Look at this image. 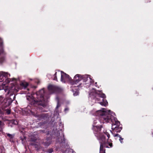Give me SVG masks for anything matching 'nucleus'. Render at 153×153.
I'll list each match as a JSON object with an SVG mask.
<instances>
[{
  "instance_id": "obj_27",
  "label": "nucleus",
  "mask_w": 153,
  "mask_h": 153,
  "mask_svg": "<svg viewBox=\"0 0 153 153\" xmlns=\"http://www.w3.org/2000/svg\"><path fill=\"white\" fill-rule=\"evenodd\" d=\"M39 82L40 81H38L37 82V83H39Z\"/></svg>"
},
{
  "instance_id": "obj_14",
  "label": "nucleus",
  "mask_w": 153,
  "mask_h": 153,
  "mask_svg": "<svg viewBox=\"0 0 153 153\" xmlns=\"http://www.w3.org/2000/svg\"><path fill=\"white\" fill-rule=\"evenodd\" d=\"M4 123L0 121V131H2L3 129L4 128Z\"/></svg>"
},
{
  "instance_id": "obj_29",
  "label": "nucleus",
  "mask_w": 153,
  "mask_h": 153,
  "mask_svg": "<svg viewBox=\"0 0 153 153\" xmlns=\"http://www.w3.org/2000/svg\"><path fill=\"white\" fill-rule=\"evenodd\" d=\"M58 106H57V108H58Z\"/></svg>"
},
{
  "instance_id": "obj_24",
  "label": "nucleus",
  "mask_w": 153,
  "mask_h": 153,
  "mask_svg": "<svg viewBox=\"0 0 153 153\" xmlns=\"http://www.w3.org/2000/svg\"><path fill=\"white\" fill-rule=\"evenodd\" d=\"M68 110H69V108H67L65 109V111H68Z\"/></svg>"
},
{
  "instance_id": "obj_8",
  "label": "nucleus",
  "mask_w": 153,
  "mask_h": 153,
  "mask_svg": "<svg viewBox=\"0 0 153 153\" xmlns=\"http://www.w3.org/2000/svg\"><path fill=\"white\" fill-rule=\"evenodd\" d=\"M115 131L120 132L122 129V125H120V122L115 118Z\"/></svg>"
},
{
  "instance_id": "obj_20",
  "label": "nucleus",
  "mask_w": 153,
  "mask_h": 153,
  "mask_svg": "<svg viewBox=\"0 0 153 153\" xmlns=\"http://www.w3.org/2000/svg\"><path fill=\"white\" fill-rule=\"evenodd\" d=\"M6 113L7 114H9L10 113V110L9 109H7L6 110Z\"/></svg>"
},
{
  "instance_id": "obj_22",
  "label": "nucleus",
  "mask_w": 153,
  "mask_h": 153,
  "mask_svg": "<svg viewBox=\"0 0 153 153\" xmlns=\"http://www.w3.org/2000/svg\"><path fill=\"white\" fill-rule=\"evenodd\" d=\"M69 150L70 152H71L72 153H76L72 149H70Z\"/></svg>"
},
{
  "instance_id": "obj_1",
  "label": "nucleus",
  "mask_w": 153,
  "mask_h": 153,
  "mask_svg": "<svg viewBox=\"0 0 153 153\" xmlns=\"http://www.w3.org/2000/svg\"><path fill=\"white\" fill-rule=\"evenodd\" d=\"M101 126H94L93 129L95 131L94 134L98 139L102 141L100 148V153H105V148H110L112 147V144L109 140H108L110 137L109 134L105 130L101 132Z\"/></svg>"
},
{
  "instance_id": "obj_7",
  "label": "nucleus",
  "mask_w": 153,
  "mask_h": 153,
  "mask_svg": "<svg viewBox=\"0 0 153 153\" xmlns=\"http://www.w3.org/2000/svg\"><path fill=\"white\" fill-rule=\"evenodd\" d=\"M58 74L59 76L61 75V81L62 82L65 83L67 79H69V76L62 71H59Z\"/></svg>"
},
{
  "instance_id": "obj_25",
  "label": "nucleus",
  "mask_w": 153,
  "mask_h": 153,
  "mask_svg": "<svg viewBox=\"0 0 153 153\" xmlns=\"http://www.w3.org/2000/svg\"><path fill=\"white\" fill-rule=\"evenodd\" d=\"M7 82H10V81H9V79H8L7 80Z\"/></svg>"
},
{
  "instance_id": "obj_16",
  "label": "nucleus",
  "mask_w": 153,
  "mask_h": 153,
  "mask_svg": "<svg viewBox=\"0 0 153 153\" xmlns=\"http://www.w3.org/2000/svg\"><path fill=\"white\" fill-rule=\"evenodd\" d=\"M6 134L7 136H8L10 139H12L14 137V135H13L9 133H7Z\"/></svg>"
},
{
  "instance_id": "obj_23",
  "label": "nucleus",
  "mask_w": 153,
  "mask_h": 153,
  "mask_svg": "<svg viewBox=\"0 0 153 153\" xmlns=\"http://www.w3.org/2000/svg\"><path fill=\"white\" fill-rule=\"evenodd\" d=\"M79 93L78 92H75V93H74V96H77L78 94Z\"/></svg>"
},
{
  "instance_id": "obj_5",
  "label": "nucleus",
  "mask_w": 153,
  "mask_h": 153,
  "mask_svg": "<svg viewBox=\"0 0 153 153\" xmlns=\"http://www.w3.org/2000/svg\"><path fill=\"white\" fill-rule=\"evenodd\" d=\"M5 92H7V94H10V95H12L15 92L17 91L16 87L13 85H12L10 87H7V88L4 89Z\"/></svg>"
},
{
  "instance_id": "obj_19",
  "label": "nucleus",
  "mask_w": 153,
  "mask_h": 153,
  "mask_svg": "<svg viewBox=\"0 0 153 153\" xmlns=\"http://www.w3.org/2000/svg\"><path fill=\"white\" fill-rule=\"evenodd\" d=\"M53 152V149L52 148L48 149L46 151V152H48L49 153H51L52 152Z\"/></svg>"
},
{
  "instance_id": "obj_26",
  "label": "nucleus",
  "mask_w": 153,
  "mask_h": 153,
  "mask_svg": "<svg viewBox=\"0 0 153 153\" xmlns=\"http://www.w3.org/2000/svg\"><path fill=\"white\" fill-rule=\"evenodd\" d=\"M86 77V78H87V80H88V77H87V76Z\"/></svg>"
},
{
  "instance_id": "obj_9",
  "label": "nucleus",
  "mask_w": 153,
  "mask_h": 153,
  "mask_svg": "<svg viewBox=\"0 0 153 153\" xmlns=\"http://www.w3.org/2000/svg\"><path fill=\"white\" fill-rule=\"evenodd\" d=\"M82 75L79 74H76L74 77V82L73 84H76L81 80Z\"/></svg>"
},
{
  "instance_id": "obj_6",
  "label": "nucleus",
  "mask_w": 153,
  "mask_h": 153,
  "mask_svg": "<svg viewBox=\"0 0 153 153\" xmlns=\"http://www.w3.org/2000/svg\"><path fill=\"white\" fill-rule=\"evenodd\" d=\"M48 89L52 92H60L62 90V89L58 87L52 85H49L48 87Z\"/></svg>"
},
{
  "instance_id": "obj_2",
  "label": "nucleus",
  "mask_w": 153,
  "mask_h": 153,
  "mask_svg": "<svg viewBox=\"0 0 153 153\" xmlns=\"http://www.w3.org/2000/svg\"><path fill=\"white\" fill-rule=\"evenodd\" d=\"M111 111H108L105 108H103L102 110H99L97 111L99 115L102 116L103 119L106 122H111L112 126L115 125L114 123L115 122V118L111 115L109 113Z\"/></svg>"
},
{
  "instance_id": "obj_17",
  "label": "nucleus",
  "mask_w": 153,
  "mask_h": 153,
  "mask_svg": "<svg viewBox=\"0 0 153 153\" xmlns=\"http://www.w3.org/2000/svg\"><path fill=\"white\" fill-rule=\"evenodd\" d=\"M3 45V41L1 38H0V47L2 48Z\"/></svg>"
},
{
  "instance_id": "obj_21",
  "label": "nucleus",
  "mask_w": 153,
  "mask_h": 153,
  "mask_svg": "<svg viewBox=\"0 0 153 153\" xmlns=\"http://www.w3.org/2000/svg\"><path fill=\"white\" fill-rule=\"evenodd\" d=\"M56 74H57V72H56L55 73V74H54V77L53 78V79L54 80L57 81V77H56Z\"/></svg>"
},
{
  "instance_id": "obj_3",
  "label": "nucleus",
  "mask_w": 153,
  "mask_h": 153,
  "mask_svg": "<svg viewBox=\"0 0 153 153\" xmlns=\"http://www.w3.org/2000/svg\"><path fill=\"white\" fill-rule=\"evenodd\" d=\"M89 94L91 96L94 95L95 96V100L98 101H101L100 98H102L101 100L102 102H99L101 105L105 106L108 105V103L107 100L104 99L106 98V96L104 94L102 93L99 91H96L94 89Z\"/></svg>"
},
{
  "instance_id": "obj_13",
  "label": "nucleus",
  "mask_w": 153,
  "mask_h": 153,
  "mask_svg": "<svg viewBox=\"0 0 153 153\" xmlns=\"http://www.w3.org/2000/svg\"><path fill=\"white\" fill-rule=\"evenodd\" d=\"M48 116V114H42L40 115V120L45 119Z\"/></svg>"
},
{
  "instance_id": "obj_12",
  "label": "nucleus",
  "mask_w": 153,
  "mask_h": 153,
  "mask_svg": "<svg viewBox=\"0 0 153 153\" xmlns=\"http://www.w3.org/2000/svg\"><path fill=\"white\" fill-rule=\"evenodd\" d=\"M117 137V138H115V139H117V138L118 137L119 140H120V143H123V138H122V137H120V135L118 134H115V137Z\"/></svg>"
},
{
  "instance_id": "obj_4",
  "label": "nucleus",
  "mask_w": 153,
  "mask_h": 153,
  "mask_svg": "<svg viewBox=\"0 0 153 153\" xmlns=\"http://www.w3.org/2000/svg\"><path fill=\"white\" fill-rule=\"evenodd\" d=\"M44 90L42 89L39 91L37 92L36 94L37 96V100H35L36 102H42L44 101Z\"/></svg>"
},
{
  "instance_id": "obj_18",
  "label": "nucleus",
  "mask_w": 153,
  "mask_h": 153,
  "mask_svg": "<svg viewBox=\"0 0 153 153\" xmlns=\"http://www.w3.org/2000/svg\"><path fill=\"white\" fill-rule=\"evenodd\" d=\"M50 144V143L49 141L46 142L44 143V145L45 146H48Z\"/></svg>"
},
{
  "instance_id": "obj_11",
  "label": "nucleus",
  "mask_w": 153,
  "mask_h": 153,
  "mask_svg": "<svg viewBox=\"0 0 153 153\" xmlns=\"http://www.w3.org/2000/svg\"><path fill=\"white\" fill-rule=\"evenodd\" d=\"M6 55L5 53L4 52L3 49L2 48L0 50V55H1L3 57H1L0 59V62L1 63L3 62L5 60V56Z\"/></svg>"
},
{
  "instance_id": "obj_10",
  "label": "nucleus",
  "mask_w": 153,
  "mask_h": 153,
  "mask_svg": "<svg viewBox=\"0 0 153 153\" xmlns=\"http://www.w3.org/2000/svg\"><path fill=\"white\" fill-rule=\"evenodd\" d=\"M8 75L10 76V74L7 72L3 71L0 72V82H1L4 80V76L8 77Z\"/></svg>"
},
{
  "instance_id": "obj_28",
  "label": "nucleus",
  "mask_w": 153,
  "mask_h": 153,
  "mask_svg": "<svg viewBox=\"0 0 153 153\" xmlns=\"http://www.w3.org/2000/svg\"><path fill=\"white\" fill-rule=\"evenodd\" d=\"M89 79L91 80V78L90 77H89Z\"/></svg>"
},
{
  "instance_id": "obj_15",
  "label": "nucleus",
  "mask_w": 153,
  "mask_h": 153,
  "mask_svg": "<svg viewBox=\"0 0 153 153\" xmlns=\"http://www.w3.org/2000/svg\"><path fill=\"white\" fill-rule=\"evenodd\" d=\"M20 85L21 86L25 88L28 86V84L26 82H24L21 83Z\"/></svg>"
}]
</instances>
